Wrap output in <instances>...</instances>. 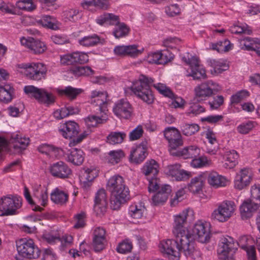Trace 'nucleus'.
Masks as SVG:
<instances>
[{
	"mask_svg": "<svg viewBox=\"0 0 260 260\" xmlns=\"http://www.w3.org/2000/svg\"><path fill=\"white\" fill-rule=\"evenodd\" d=\"M143 173L148 178L149 181L152 178H156L155 176L158 172V165L154 159H151L145 162L142 169Z\"/></svg>",
	"mask_w": 260,
	"mask_h": 260,
	"instance_id": "obj_35",
	"label": "nucleus"
},
{
	"mask_svg": "<svg viewBox=\"0 0 260 260\" xmlns=\"http://www.w3.org/2000/svg\"><path fill=\"white\" fill-rule=\"evenodd\" d=\"M252 171L248 168H244L236 173L234 179V187L242 190L247 186L252 180Z\"/></svg>",
	"mask_w": 260,
	"mask_h": 260,
	"instance_id": "obj_16",
	"label": "nucleus"
},
{
	"mask_svg": "<svg viewBox=\"0 0 260 260\" xmlns=\"http://www.w3.org/2000/svg\"><path fill=\"white\" fill-rule=\"evenodd\" d=\"M83 155V152L81 150L75 148L71 150L67 159L75 165H80L84 160Z\"/></svg>",
	"mask_w": 260,
	"mask_h": 260,
	"instance_id": "obj_42",
	"label": "nucleus"
},
{
	"mask_svg": "<svg viewBox=\"0 0 260 260\" xmlns=\"http://www.w3.org/2000/svg\"><path fill=\"white\" fill-rule=\"evenodd\" d=\"M233 48V44L228 40H224L222 41L218 42L216 43H209L206 45L207 49L216 50L218 52L222 53L228 52Z\"/></svg>",
	"mask_w": 260,
	"mask_h": 260,
	"instance_id": "obj_37",
	"label": "nucleus"
},
{
	"mask_svg": "<svg viewBox=\"0 0 260 260\" xmlns=\"http://www.w3.org/2000/svg\"><path fill=\"white\" fill-rule=\"evenodd\" d=\"M96 21L100 25L108 23L110 25H116L113 35L116 38L126 36L129 30V28L125 24L119 22V16L112 13H105L99 16L96 19Z\"/></svg>",
	"mask_w": 260,
	"mask_h": 260,
	"instance_id": "obj_7",
	"label": "nucleus"
},
{
	"mask_svg": "<svg viewBox=\"0 0 260 260\" xmlns=\"http://www.w3.org/2000/svg\"><path fill=\"white\" fill-rule=\"evenodd\" d=\"M91 103L97 106L101 113H105L107 110V93L105 91L93 90L91 92Z\"/></svg>",
	"mask_w": 260,
	"mask_h": 260,
	"instance_id": "obj_23",
	"label": "nucleus"
},
{
	"mask_svg": "<svg viewBox=\"0 0 260 260\" xmlns=\"http://www.w3.org/2000/svg\"><path fill=\"white\" fill-rule=\"evenodd\" d=\"M88 60V55L82 52H74L70 54L65 55L61 57L60 61L62 64L71 65L78 63H84Z\"/></svg>",
	"mask_w": 260,
	"mask_h": 260,
	"instance_id": "obj_26",
	"label": "nucleus"
},
{
	"mask_svg": "<svg viewBox=\"0 0 260 260\" xmlns=\"http://www.w3.org/2000/svg\"><path fill=\"white\" fill-rule=\"evenodd\" d=\"M107 188L111 193V208L118 210L128 198L129 190L125 186L123 178L119 175L112 177L108 182Z\"/></svg>",
	"mask_w": 260,
	"mask_h": 260,
	"instance_id": "obj_1",
	"label": "nucleus"
},
{
	"mask_svg": "<svg viewBox=\"0 0 260 260\" xmlns=\"http://www.w3.org/2000/svg\"><path fill=\"white\" fill-rule=\"evenodd\" d=\"M249 96V93L246 90H242L231 96L230 102L232 104H236L242 100L247 98Z\"/></svg>",
	"mask_w": 260,
	"mask_h": 260,
	"instance_id": "obj_53",
	"label": "nucleus"
},
{
	"mask_svg": "<svg viewBox=\"0 0 260 260\" xmlns=\"http://www.w3.org/2000/svg\"><path fill=\"white\" fill-rule=\"evenodd\" d=\"M189 241L183 239L180 240V251H182L186 256H190L194 260H201L202 255L200 251L194 249Z\"/></svg>",
	"mask_w": 260,
	"mask_h": 260,
	"instance_id": "obj_27",
	"label": "nucleus"
},
{
	"mask_svg": "<svg viewBox=\"0 0 260 260\" xmlns=\"http://www.w3.org/2000/svg\"><path fill=\"white\" fill-rule=\"evenodd\" d=\"M37 22L43 26L52 29H54L56 27V25L54 23L53 18L49 15L42 17L41 19L37 21Z\"/></svg>",
	"mask_w": 260,
	"mask_h": 260,
	"instance_id": "obj_57",
	"label": "nucleus"
},
{
	"mask_svg": "<svg viewBox=\"0 0 260 260\" xmlns=\"http://www.w3.org/2000/svg\"><path fill=\"white\" fill-rule=\"evenodd\" d=\"M239 157V154L236 150H226L221 154V158L218 159L219 163L221 164L222 168L231 169L238 164Z\"/></svg>",
	"mask_w": 260,
	"mask_h": 260,
	"instance_id": "obj_19",
	"label": "nucleus"
},
{
	"mask_svg": "<svg viewBox=\"0 0 260 260\" xmlns=\"http://www.w3.org/2000/svg\"><path fill=\"white\" fill-rule=\"evenodd\" d=\"M21 44L28 48L31 53L38 54L45 52L47 47L44 42L31 37H22L20 40Z\"/></svg>",
	"mask_w": 260,
	"mask_h": 260,
	"instance_id": "obj_18",
	"label": "nucleus"
},
{
	"mask_svg": "<svg viewBox=\"0 0 260 260\" xmlns=\"http://www.w3.org/2000/svg\"><path fill=\"white\" fill-rule=\"evenodd\" d=\"M144 211V208H138L137 206H131L130 207L129 214L133 219L132 222H138V220L142 217Z\"/></svg>",
	"mask_w": 260,
	"mask_h": 260,
	"instance_id": "obj_50",
	"label": "nucleus"
},
{
	"mask_svg": "<svg viewBox=\"0 0 260 260\" xmlns=\"http://www.w3.org/2000/svg\"><path fill=\"white\" fill-rule=\"evenodd\" d=\"M200 153V149L196 145L185 147L180 150V159H189Z\"/></svg>",
	"mask_w": 260,
	"mask_h": 260,
	"instance_id": "obj_41",
	"label": "nucleus"
},
{
	"mask_svg": "<svg viewBox=\"0 0 260 260\" xmlns=\"http://www.w3.org/2000/svg\"><path fill=\"white\" fill-rule=\"evenodd\" d=\"M203 185V176L199 175L191 179L190 183L188 185V187L185 189L193 194H196L202 191Z\"/></svg>",
	"mask_w": 260,
	"mask_h": 260,
	"instance_id": "obj_39",
	"label": "nucleus"
},
{
	"mask_svg": "<svg viewBox=\"0 0 260 260\" xmlns=\"http://www.w3.org/2000/svg\"><path fill=\"white\" fill-rule=\"evenodd\" d=\"M82 91L81 89L68 86L64 89L58 90V92L60 95H66L70 100H73L76 99Z\"/></svg>",
	"mask_w": 260,
	"mask_h": 260,
	"instance_id": "obj_47",
	"label": "nucleus"
},
{
	"mask_svg": "<svg viewBox=\"0 0 260 260\" xmlns=\"http://www.w3.org/2000/svg\"><path fill=\"white\" fill-rule=\"evenodd\" d=\"M237 250V244L230 236L222 238L218 244L217 253L222 260H233L234 253Z\"/></svg>",
	"mask_w": 260,
	"mask_h": 260,
	"instance_id": "obj_10",
	"label": "nucleus"
},
{
	"mask_svg": "<svg viewBox=\"0 0 260 260\" xmlns=\"http://www.w3.org/2000/svg\"><path fill=\"white\" fill-rule=\"evenodd\" d=\"M224 103V98L222 95H218L215 97L213 101L209 102V105L211 110L218 109Z\"/></svg>",
	"mask_w": 260,
	"mask_h": 260,
	"instance_id": "obj_60",
	"label": "nucleus"
},
{
	"mask_svg": "<svg viewBox=\"0 0 260 260\" xmlns=\"http://www.w3.org/2000/svg\"><path fill=\"white\" fill-rule=\"evenodd\" d=\"M200 129V126L196 123H185L181 127V132L185 136H188L194 134Z\"/></svg>",
	"mask_w": 260,
	"mask_h": 260,
	"instance_id": "obj_49",
	"label": "nucleus"
},
{
	"mask_svg": "<svg viewBox=\"0 0 260 260\" xmlns=\"http://www.w3.org/2000/svg\"><path fill=\"white\" fill-rule=\"evenodd\" d=\"M71 71L73 74L77 76H89L93 74V71L89 67H76Z\"/></svg>",
	"mask_w": 260,
	"mask_h": 260,
	"instance_id": "obj_52",
	"label": "nucleus"
},
{
	"mask_svg": "<svg viewBox=\"0 0 260 260\" xmlns=\"http://www.w3.org/2000/svg\"><path fill=\"white\" fill-rule=\"evenodd\" d=\"M103 116H98L96 115H90L87 117L85 120L88 126L94 127L99 123H103L105 120L103 118Z\"/></svg>",
	"mask_w": 260,
	"mask_h": 260,
	"instance_id": "obj_56",
	"label": "nucleus"
},
{
	"mask_svg": "<svg viewBox=\"0 0 260 260\" xmlns=\"http://www.w3.org/2000/svg\"><path fill=\"white\" fill-rule=\"evenodd\" d=\"M167 174L173 178V180L178 181L179 178V166L177 164L168 167Z\"/></svg>",
	"mask_w": 260,
	"mask_h": 260,
	"instance_id": "obj_59",
	"label": "nucleus"
},
{
	"mask_svg": "<svg viewBox=\"0 0 260 260\" xmlns=\"http://www.w3.org/2000/svg\"><path fill=\"white\" fill-rule=\"evenodd\" d=\"M16 6L19 9L31 11L36 8V5L33 3L32 0H23L18 1L16 3Z\"/></svg>",
	"mask_w": 260,
	"mask_h": 260,
	"instance_id": "obj_55",
	"label": "nucleus"
},
{
	"mask_svg": "<svg viewBox=\"0 0 260 260\" xmlns=\"http://www.w3.org/2000/svg\"><path fill=\"white\" fill-rule=\"evenodd\" d=\"M29 138L23 137L21 135L18 133L13 134L9 140V143L12 145L14 150L18 153H20L25 149L29 144Z\"/></svg>",
	"mask_w": 260,
	"mask_h": 260,
	"instance_id": "obj_30",
	"label": "nucleus"
},
{
	"mask_svg": "<svg viewBox=\"0 0 260 260\" xmlns=\"http://www.w3.org/2000/svg\"><path fill=\"white\" fill-rule=\"evenodd\" d=\"M212 165V161L205 155L192 159L190 165L194 168H202L209 167Z\"/></svg>",
	"mask_w": 260,
	"mask_h": 260,
	"instance_id": "obj_46",
	"label": "nucleus"
},
{
	"mask_svg": "<svg viewBox=\"0 0 260 260\" xmlns=\"http://www.w3.org/2000/svg\"><path fill=\"white\" fill-rule=\"evenodd\" d=\"M21 206V199L9 195L0 199L1 216H8L16 214V210Z\"/></svg>",
	"mask_w": 260,
	"mask_h": 260,
	"instance_id": "obj_12",
	"label": "nucleus"
},
{
	"mask_svg": "<svg viewBox=\"0 0 260 260\" xmlns=\"http://www.w3.org/2000/svg\"><path fill=\"white\" fill-rule=\"evenodd\" d=\"M34 195L39 200L41 205L45 206L48 202L47 189L41 185H37L34 189Z\"/></svg>",
	"mask_w": 260,
	"mask_h": 260,
	"instance_id": "obj_43",
	"label": "nucleus"
},
{
	"mask_svg": "<svg viewBox=\"0 0 260 260\" xmlns=\"http://www.w3.org/2000/svg\"><path fill=\"white\" fill-rule=\"evenodd\" d=\"M80 176V180L83 187L87 188L91 185V182L98 175V171L95 169H83Z\"/></svg>",
	"mask_w": 260,
	"mask_h": 260,
	"instance_id": "obj_34",
	"label": "nucleus"
},
{
	"mask_svg": "<svg viewBox=\"0 0 260 260\" xmlns=\"http://www.w3.org/2000/svg\"><path fill=\"white\" fill-rule=\"evenodd\" d=\"M235 243L237 244V247H240L246 251L247 260H257L256 250L254 246V240L250 236H241Z\"/></svg>",
	"mask_w": 260,
	"mask_h": 260,
	"instance_id": "obj_14",
	"label": "nucleus"
},
{
	"mask_svg": "<svg viewBox=\"0 0 260 260\" xmlns=\"http://www.w3.org/2000/svg\"><path fill=\"white\" fill-rule=\"evenodd\" d=\"M148 190L149 192H155L152 197V204L155 206L165 203L172 191L170 185L162 184L160 180L157 178H152L149 180Z\"/></svg>",
	"mask_w": 260,
	"mask_h": 260,
	"instance_id": "obj_4",
	"label": "nucleus"
},
{
	"mask_svg": "<svg viewBox=\"0 0 260 260\" xmlns=\"http://www.w3.org/2000/svg\"><path fill=\"white\" fill-rule=\"evenodd\" d=\"M144 133L143 129L141 125H138L129 133V139L134 141L141 138Z\"/></svg>",
	"mask_w": 260,
	"mask_h": 260,
	"instance_id": "obj_62",
	"label": "nucleus"
},
{
	"mask_svg": "<svg viewBox=\"0 0 260 260\" xmlns=\"http://www.w3.org/2000/svg\"><path fill=\"white\" fill-rule=\"evenodd\" d=\"M221 86L213 80H208L197 85L194 88V100L201 102L221 90Z\"/></svg>",
	"mask_w": 260,
	"mask_h": 260,
	"instance_id": "obj_6",
	"label": "nucleus"
},
{
	"mask_svg": "<svg viewBox=\"0 0 260 260\" xmlns=\"http://www.w3.org/2000/svg\"><path fill=\"white\" fill-rule=\"evenodd\" d=\"M107 199L106 191L104 189H100L97 193L94 200V211L98 216L104 214L107 210Z\"/></svg>",
	"mask_w": 260,
	"mask_h": 260,
	"instance_id": "obj_21",
	"label": "nucleus"
},
{
	"mask_svg": "<svg viewBox=\"0 0 260 260\" xmlns=\"http://www.w3.org/2000/svg\"><path fill=\"white\" fill-rule=\"evenodd\" d=\"M240 46L241 49L246 50H255L257 45H260V39L246 37L239 41Z\"/></svg>",
	"mask_w": 260,
	"mask_h": 260,
	"instance_id": "obj_38",
	"label": "nucleus"
},
{
	"mask_svg": "<svg viewBox=\"0 0 260 260\" xmlns=\"http://www.w3.org/2000/svg\"><path fill=\"white\" fill-rule=\"evenodd\" d=\"M249 199L254 201L260 205V184H254L251 186Z\"/></svg>",
	"mask_w": 260,
	"mask_h": 260,
	"instance_id": "obj_58",
	"label": "nucleus"
},
{
	"mask_svg": "<svg viewBox=\"0 0 260 260\" xmlns=\"http://www.w3.org/2000/svg\"><path fill=\"white\" fill-rule=\"evenodd\" d=\"M153 86L159 91V93L172 100V102L170 105L172 107L175 108L179 107V103L176 100L177 96H175L172 91L165 85L161 83H157L153 84Z\"/></svg>",
	"mask_w": 260,
	"mask_h": 260,
	"instance_id": "obj_36",
	"label": "nucleus"
},
{
	"mask_svg": "<svg viewBox=\"0 0 260 260\" xmlns=\"http://www.w3.org/2000/svg\"><path fill=\"white\" fill-rule=\"evenodd\" d=\"M255 122L252 121H247L240 124L237 127V131L238 133L242 135H246L251 131L255 127Z\"/></svg>",
	"mask_w": 260,
	"mask_h": 260,
	"instance_id": "obj_48",
	"label": "nucleus"
},
{
	"mask_svg": "<svg viewBox=\"0 0 260 260\" xmlns=\"http://www.w3.org/2000/svg\"><path fill=\"white\" fill-rule=\"evenodd\" d=\"M153 82V80L152 78L142 75L131 87L132 90L143 102L148 104H151L153 102L154 97L150 86Z\"/></svg>",
	"mask_w": 260,
	"mask_h": 260,
	"instance_id": "obj_3",
	"label": "nucleus"
},
{
	"mask_svg": "<svg viewBox=\"0 0 260 260\" xmlns=\"http://www.w3.org/2000/svg\"><path fill=\"white\" fill-rule=\"evenodd\" d=\"M14 88L9 84H0V101L5 103L10 102L13 99Z\"/></svg>",
	"mask_w": 260,
	"mask_h": 260,
	"instance_id": "obj_40",
	"label": "nucleus"
},
{
	"mask_svg": "<svg viewBox=\"0 0 260 260\" xmlns=\"http://www.w3.org/2000/svg\"><path fill=\"white\" fill-rule=\"evenodd\" d=\"M49 170L53 176L62 179L68 178L71 173V169L61 161L51 165Z\"/></svg>",
	"mask_w": 260,
	"mask_h": 260,
	"instance_id": "obj_24",
	"label": "nucleus"
},
{
	"mask_svg": "<svg viewBox=\"0 0 260 260\" xmlns=\"http://www.w3.org/2000/svg\"><path fill=\"white\" fill-rule=\"evenodd\" d=\"M180 235L182 239L184 238L185 240L196 239L201 243H207L211 236V224L207 221L198 220L190 231L185 227L180 226Z\"/></svg>",
	"mask_w": 260,
	"mask_h": 260,
	"instance_id": "obj_2",
	"label": "nucleus"
},
{
	"mask_svg": "<svg viewBox=\"0 0 260 260\" xmlns=\"http://www.w3.org/2000/svg\"><path fill=\"white\" fill-rule=\"evenodd\" d=\"M236 209L234 202L223 201L217 204L216 208L212 212L211 217L219 222H226L235 214Z\"/></svg>",
	"mask_w": 260,
	"mask_h": 260,
	"instance_id": "obj_5",
	"label": "nucleus"
},
{
	"mask_svg": "<svg viewBox=\"0 0 260 260\" xmlns=\"http://www.w3.org/2000/svg\"><path fill=\"white\" fill-rule=\"evenodd\" d=\"M207 182L213 188H218L227 186L230 183V181L225 176L217 172L212 171L208 175Z\"/></svg>",
	"mask_w": 260,
	"mask_h": 260,
	"instance_id": "obj_25",
	"label": "nucleus"
},
{
	"mask_svg": "<svg viewBox=\"0 0 260 260\" xmlns=\"http://www.w3.org/2000/svg\"><path fill=\"white\" fill-rule=\"evenodd\" d=\"M173 58L172 54L168 51L150 53L147 56V61L150 63L164 64Z\"/></svg>",
	"mask_w": 260,
	"mask_h": 260,
	"instance_id": "obj_29",
	"label": "nucleus"
},
{
	"mask_svg": "<svg viewBox=\"0 0 260 260\" xmlns=\"http://www.w3.org/2000/svg\"><path fill=\"white\" fill-rule=\"evenodd\" d=\"M207 64L211 67L210 73L213 76H216L228 69L226 60L223 59H215L209 58L207 60Z\"/></svg>",
	"mask_w": 260,
	"mask_h": 260,
	"instance_id": "obj_32",
	"label": "nucleus"
},
{
	"mask_svg": "<svg viewBox=\"0 0 260 260\" xmlns=\"http://www.w3.org/2000/svg\"><path fill=\"white\" fill-rule=\"evenodd\" d=\"M125 137V134L123 133L118 132L111 133L107 137V142L113 145L121 143Z\"/></svg>",
	"mask_w": 260,
	"mask_h": 260,
	"instance_id": "obj_54",
	"label": "nucleus"
},
{
	"mask_svg": "<svg viewBox=\"0 0 260 260\" xmlns=\"http://www.w3.org/2000/svg\"><path fill=\"white\" fill-rule=\"evenodd\" d=\"M114 114L118 117L128 119L132 115V108L129 102L124 99L118 101L113 108Z\"/></svg>",
	"mask_w": 260,
	"mask_h": 260,
	"instance_id": "obj_20",
	"label": "nucleus"
},
{
	"mask_svg": "<svg viewBox=\"0 0 260 260\" xmlns=\"http://www.w3.org/2000/svg\"><path fill=\"white\" fill-rule=\"evenodd\" d=\"M246 25L242 23L234 24L230 27V31L233 34H241L246 31Z\"/></svg>",
	"mask_w": 260,
	"mask_h": 260,
	"instance_id": "obj_63",
	"label": "nucleus"
},
{
	"mask_svg": "<svg viewBox=\"0 0 260 260\" xmlns=\"http://www.w3.org/2000/svg\"><path fill=\"white\" fill-rule=\"evenodd\" d=\"M259 207L260 205L254 201L250 199L245 200L240 207L242 218L246 219L250 218Z\"/></svg>",
	"mask_w": 260,
	"mask_h": 260,
	"instance_id": "obj_22",
	"label": "nucleus"
},
{
	"mask_svg": "<svg viewBox=\"0 0 260 260\" xmlns=\"http://www.w3.org/2000/svg\"><path fill=\"white\" fill-rule=\"evenodd\" d=\"M159 248L162 254L167 255L173 260L177 258L178 252L176 250V249H179V244L177 240L171 239L162 240L160 242Z\"/></svg>",
	"mask_w": 260,
	"mask_h": 260,
	"instance_id": "obj_17",
	"label": "nucleus"
},
{
	"mask_svg": "<svg viewBox=\"0 0 260 260\" xmlns=\"http://www.w3.org/2000/svg\"><path fill=\"white\" fill-rule=\"evenodd\" d=\"M24 92L34 97L39 102L51 104L54 102L55 97L50 92L43 88H38L33 85L26 86L24 88Z\"/></svg>",
	"mask_w": 260,
	"mask_h": 260,
	"instance_id": "obj_13",
	"label": "nucleus"
},
{
	"mask_svg": "<svg viewBox=\"0 0 260 260\" xmlns=\"http://www.w3.org/2000/svg\"><path fill=\"white\" fill-rule=\"evenodd\" d=\"M147 154V142L144 141L131 151L129 159L131 162L140 164L145 159Z\"/></svg>",
	"mask_w": 260,
	"mask_h": 260,
	"instance_id": "obj_28",
	"label": "nucleus"
},
{
	"mask_svg": "<svg viewBox=\"0 0 260 260\" xmlns=\"http://www.w3.org/2000/svg\"><path fill=\"white\" fill-rule=\"evenodd\" d=\"M204 134L205 138L208 140L209 143L214 145L213 147L207 146L206 153L211 155L216 154L219 150V147L217 145L216 134L211 129H207L204 133Z\"/></svg>",
	"mask_w": 260,
	"mask_h": 260,
	"instance_id": "obj_33",
	"label": "nucleus"
},
{
	"mask_svg": "<svg viewBox=\"0 0 260 260\" xmlns=\"http://www.w3.org/2000/svg\"><path fill=\"white\" fill-rule=\"evenodd\" d=\"M109 155L110 157V161L112 163H117L120 159L123 156V153L121 150L111 151Z\"/></svg>",
	"mask_w": 260,
	"mask_h": 260,
	"instance_id": "obj_64",
	"label": "nucleus"
},
{
	"mask_svg": "<svg viewBox=\"0 0 260 260\" xmlns=\"http://www.w3.org/2000/svg\"><path fill=\"white\" fill-rule=\"evenodd\" d=\"M100 39L96 35L86 36L79 41V44L83 46L89 47L96 45Z\"/></svg>",
	"mask_w": 260,
	"mask_h": 260,
	"instance_id": "obj_51",
	"label": "nucleus"
},
{
	"mask_svg": "<svg viewBox=\"0 0 260 260\" xmlns=\"http://www.w3.org/2000/svg\"><path fill=\"white\" fill-rule=\"evenodd\" d=\"M51 201L55 204H63L68 199V195L58 188L55 189L50 194Z\"/></svg>",
	"mask_w": 260,
	"mask_h": 260,
	"instance_id": "obj_45",
	"label": "nucleus"
},
{
	"mask_svg": "<svg viewBox=\"0 0 260 260\" xmlns=\"http://www.w3.org/2000/svg\"><path fill=\"white\" fill-rule=\"evenodd\" d=\"M223 116L220 115H210L201 119V121L207 122L210 124H215L218 121L221 120Z\"/></svg>",
	"mask_w": 260,
	"mask_h": 260,
	"instance_id": "obj_61",
	"label": "nucleus"
},
{
	"mask_svg": "<svg viewBox=\"0 0 260 260\" xmlns=\"http://www.w3.org/2000/svg\"><path fill=\"white\" fill-rule=\"evenodd\" d=\"M17 250L20 255L28 259L37 258L40 255L39 249L31 239H21L16 242Z\"/></svg>",
	"mask_w": 260,
	"mask_h": 260,
	"instance_id": "obj_9",
	"label": "nucleus"
},
{
	"mask_svg": "<svg viewBox=\"0 0 260 260\" xmlns=\"http://www.w3.org/2000/svg\"><path fill=\"white\" fill-rule=\"evenodd\" d=\"M182 60L187 63L188 68L186 70L185 74L186 76L191 77L193 79L202 80L207 78L205 67L199 62L196 56H191L187 54V57H182Z\"/></svg>",
	"mask_w": 260,
	"mask_h": 260,
	"instance_id": "obj_8",
	"label": "nucleus"
},
{
	"mask_svg": "<svg viewBox=\"0 0 260 260\" xmlns=\"http://www.w3.org/2000/svg\"><path fill=\"white\" fill-rule=\"evenodd\" d=\"M62 136L66 139H72L79 133V126L73 121H69L62 124L59 129Z\"/></svg>",
	"mask_w": 260,
	"mask_h": 260,
	"instance_id": "obj_31",
	"label": "nucleus"
},
{
	"mask_svg": "<svg viewBox=\"0 0 260 260\" xmlns=\"http://www.w3.org/2000/svg\"><path fill=\"white\" fill-rule=\"evenodd\" d=\"M38 149L40 152L45 154L49 157L60 155L61 152L63 151L61 148H56L47 144L40 145Z\"/></svg>",
	"mask_w": 260,
	"mask_h": 260,
	"instance_id": "obj_44",
	"label": "nucleus"
},
{
	"mask_svg": "<svg viewBox=\"0 0 260 260\" xmlns=\"http://www.w3.org/2000/svg\"><path fill=\"white\" fill-rule=\"evenodd\" d=\"M19 69H23L22 72L28 79L39 81L45 77L47 70L41 63H26L18 65Z\"/></svg>",
	"mask_w": 260,
	"mask_h": 260,
	"instance_id": "obj_11",
	"label": "nucleus"
},
{
	"mask_svg": "<svg viewBox=\"0 0 260 260\" xmlns=\"http://www.w3.org/2000/svg\"><path fill=\"white\" fill-rule=\"evenodd\" d=\"M164 136L169 144V151L173 156L179 155V131L175 127H170L164 131Z\"/></svg>",
	"mask_w": 260,
	"mask_h": 260,
	"instance_id": "obj_15",
	"label": "nucleus"
}]
</instances>
